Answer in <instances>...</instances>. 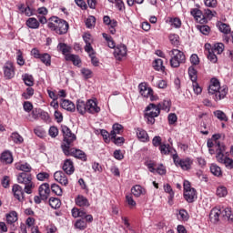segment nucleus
I'll return each instance as SVG.
<instances>
[{"instance_id":"b1692460","label":"nucleus","mask_w":233,"mask_h":233,"mask_svg":"<svg viewBox=\"0 0 233 233\" xmlns=\"http://www.w3.org/2000/svg\"><path fill=\"white\" fill-rule=\"evenodd\" d=\"M131 193L135 198H141V196H145V194H147V189L141 185H136L131 187Z\"/></svg>"},{"instance_id":"473e14b6","label":"nucleus","mask_w":233,"mask_h":233,"mask_svg":"<svg viewBox=\"0 0 233 233\" xmlns=\"http://www.w3.org/2000/svg\"><path fill=\"white\" fill-rule=\"evenodd\" d=\"M6 222L8 225H14L18 219L16 211H10L5 215Z\"/></svg>"},{"instance_id":"8fccbe9b","label":"nucleus","mask_w":233,"mask_h":233,"mask_svg":"<svg viewBox=\"0 0 233 233\" xmlns=\"http://www.w3.org/2000/svg\"><path fill=\"white\" fill-rule=\"evenodd\" d=\"M51 190L54 194H56V196H63V189L61 188V187H59V185L57 184H53L51 186Z\"/></svg>"},{"instance_id":"2f4dec72","label":"nucleus","mask_w":233,"mask_h":233,"mask_svg":"<svg viewBox=\"0 0 233 233\" xmlns=\"http://www.w3.org/2000/svg\"><path fill=\"white\" fill-rule=\"evenodd\" d=\"M61 106L68 112H76V105L70 100H63Z\"/></svg>"},{"instance_id":"6e6d98bb","label":"nucleus","mask_w":233,"mask_h":233,"mask_svg":"<svg viewBox=\"0 0 233 233\" xmlns=\"http://www.w3.org/2000/svg\"><path fill=\"white\" fill-rule=\"evenodd\" d=\"M48 134L50 137H57V136H59V129L57 128V127L55 126L50 127Z\"/></svg>"},{"instance_id":"13d9d810","label":"nucleus","mask_w":233,"mask_h":233,"mask_svg":"<svg viewBox=\"0 0 233 233\" xmlns=\"http://www.w3.org/2000/svg\"><path fill=\"white\" fill-rule=\"evenodd\" d=\"M126 201L129 206V208H134V207H136L137 205V203L134 201V198L132 197V195H127Z\"/></svg>"},{"instance_id":"c85d7f7f","label":"nucleus","mask_w":233,"mask_h":233,"mask_svg":"<svg viewBox=\"0 0 233 233\" xmlns=\"http://www.w3.org/2000/svg\"><path fill=\"white\" fill-rule=\"evenodd\" d=\"M222 218H225V219H228V221H233V212L232 208H220Z\"/></svg>"},{"instance_id":"e2e57ef3","label":"nucleus","mask_w":233,"mask_h":233,"mask_svg":"<svg viewBox=\"0 0 233 233\" xmlns=\"http://www.w3.org/2000/svg\"><path fill=\"white\" fill-rule=\"evenodd\" d=\"M192 86H193V91L195 94H197V96H199V94L203 92V89L201 88V86H199V84L198 83V81L193 82Z\"/></svg>"},{"instance_id":"7ed1b4c3","label":"nucleus","mask_w":233,"mask_h":233,"mask_svg":"<svg viewBox=\"0 0 233 233\" xmlns=\"http://www.w3.org/2000/svg\"><path fill=\"white\" fill-rule=\"evenodd\" d=\"M17 183H20V185H25L24 190L25 194H32V192H34V188H35L32 173H19L17 175Z\"/></svg>"},{"instance_id":"a18cd8bd","label":"nucleus","mask_w":233,"mask_h":233,"mask_svg":"<svg viewBox=\"0 0 233 233\" xmlns=\"http://www.w3.org/2000/svg\"><path fill=\"white\" fill-rule=\"evenodd\" d=\"M218 30L222 34H230V25L223 22L218 23Z\"/></svg>"},{"instance_id":"37998d69","label":"nucleus","mask_w":233,"mask_h":233,"mask_svg":"<svg viewBox=\"0 0 233 233\" xmlns=\"http://www.w3.org/2000/svg\"><path fill=\"white\" fill-rule=\"evenodd\" d=\"M215 54H223V51L225 50V45L223 43H217L214 45V48H211Z\"/></svg>"},{"instance_id":"bf43d9fd","label":"nucleus","mask_w":233,"mask_h":233,"mask_svg":"<svg viewBox=\"0 0 233 233\" xmlns=\"http://www.w3.org/2000/svg\"><path fill=\"white\" fill-rule=\"evenodd\" d=\"M204 5L208 8H216L218 6V0H204Z\"/></svg>"},{"instance_id":"6ab92c4d","label":"nucleus","mask_w":233,"mask_h":233,"mask_svg":"<svg viewBox=\"0 0 233 233\" xmlns=\"http://www.w3.org/2000/svg\"><path fill=\"white\" fill-rule=\"evenodd\" d=\"M184 198L187 203H194L195 199L198 198V192L196 191V188L184 191Z\"/></svg>"},{"instance_id":"cd10ccee","label":"nucleus","mask_w":233,"mask_h":233,"mask_svg":"<svg viewBox=\"0 0 233 233\" xmlns=\"http://www.w3.org/2000/svg\"><path fill=\"white\" fill-rule=\"evenodd\" d=\"M16 170H21V174H30L32 172V166L28 163H18L15 165Z\"/></svg>"},{"instance_id":"69168bd1","label":"nucleus","mask_w":233,"mask_h":233,"mask_svg":"<svg viewBox=\"0 0 233 233\" xmlns=\"http://www.w3.org/2000/svg\"><path fill=\"white\" fill-rule=\"evenodd\" d=\"M96 25V17L95 16H89L86 21V28H92Z\"/></svg>"},{"instance_id":"a878e982","label":"nucleus","mask_w":233,"mask_h":233,"mask_svg":"<svg viewBox=\"0 0 233 233\" xmlns=\"http://www.w3.org/2000/svg\"><path fill=\"white\" fill-rule=\"evenodd\" d=\"M25 25L31 30H37L41 26V24H39V21L35 17H30L25 21Z\"/></svg>"},{"instance_id":"72a5a7b5","label":"nucleus","mask_w":233,"mask_h":233,"mask_svg":"<svg viewBox=\"0 0 233 233\" xmlns=\"http://www.w3.org/2000/svg\"><path fill=\"white\" fill-rule=\"evenodd\" d=\"M66 61H71L73 62V65L75 66H79V64L81 63V58L77 55H66Z\"/></svg>"},{"instance_id":"6e6552de","label":"nucleus","mask_w":233,"mask_h":233,"mask_svg":"<svg viewBox=\"0 0 233 233\" xmlns=\"http://www.w3.org/2000/svg\"><path fill=\"white\" fill-rule=\"evenodd\" d=\"M173 161L176 167H180L182 170H190V168H192V164L194 163L192 159L188 157L183 159L179 158L177 154L173 155Z\"/></svg>"},{"instance_id":"aec40b11","label":"nucleus","mask_w":233,"mask_h":233,"mask_svg":"<svg viewBox=\"0 0 233 233\" xmlns=\"http://www.w3.org/2000/svg\"><path fill=\"white\" fill-rule=\"evenodd\" d=\"M219 216H222L221 207L212 208L209 214L211 223H218L219 221Z\"/></svg>"},{"instance_id":"2eb2a0df","label":"nucleus","mask_w":233,"mask_h":233,"mask_svg":"<svg viewBox=\"0 0 233 233\" xmlns=\"http://www.w3.org/2000/svg\"><path fill=\"white\" fill-rule=\"evenodd\" d=\"M54 177L57 181V183H60V185H63L64 187H68V177H66V173L63 171H56L54 174Z\"/></svg>"},{"instance_id":"de8ad7c7","label":"nucleus","mask_w":233,"mask_h":233,"mask_svg":"<svg viewBox=\"0 0 233 233\" xmlns=\"http://www.w3.org/2000/svg\"><path fill=\"white\" fill-rule=\"evenodd\" d=\"M75 227H76V228H78L79 230H85V228H86V227H87V224L84 218H81V219L76 220V222L75 223Z\"/></svg>"},{"instance_id":"20e7f679","label":"nucleus","mask_w":233,"mask_h":233,"mask_svg":"<svg viewBox=\"0 0 233 233\" xmlns=\"http://www.w3.org/2000/svg\"><path fill=\"white\" fill-rule=\"evenodd\" d=\"M161 111L159 110V106L156 104H149L146 109L144 117L147 123V125H154L156 123V117H159Z\"/></svg>"},{"instance_id":"f257e3e1","label":"nucleus","mask_w":233,"mask_h":233,"mask_svg":"<svg viewBox=\"0 0 233 233\" xmlns=\"http://www.w3.org/2000/svg\"><path fill=\"white\" fill-rule=\"evenodd\" d=\"M208 94L213 96L215 101H221V99H225L227 94H228V87L227 86L221 87L219 80H218V78H212L211 84L208 86Z\"/></svg>"},{"instance_id":"4be33fe9","label":"nucleus","mask_w":233,"mask_h":233,"mask_svg":"<svg viewBox=\"0 0 233 233\" xmlns=\"http://www.w3.org/2000/svg\"><path fill=\"white\" fill-rule=\"evenodd\" d=\"M190 14L191 15H193V17H195L196 21H198V23H200L201 25H203V23L207 21L205 19V15H203V12L198 8L191 9Z\"/></svg>"},{"instance_id":"c03bdc74","label":"nucleus","mask_w":233,"mask_h":233,"mask_svg":"<svg viewBox=\"0 0 233 233\" xmlns=\"http://www.w3.org/2000/svg\"><path fill=\"white\" fill-rule=\"evenodd\" d=\"M160 153L164 156H168L172 148L170 147V144H162L159 147Z\"/></svg>"},{"instance_id":"e433bc0d","label":"nucleus","mask_w":233,"mask_h":233,"mask_svg":"<svg viewBox=\"0 0 233 233\" xmlns=\"http://www.w3.org/2000/svg\"><path fill=\"white\" fill-rule=\"evenodd\" d=\"M49 205H50L51 208L57 210V208H61V199H59L58 198L51 197L49 198Z\"/></svg>"},{"instance_id":"423d86ee","label":"nucleus","mask_w":233,"mask_h":233,"mask_svg":"<svg viewBox=\"0 0 233 233\" xmlns=\"http://www.w3.org/2000/svg\"><path fill=\"white\" fill-rule=\"evenodd\" d=\"M73 145H62L61 148L64 152L65 156H72L73 157H76V159H81V161H86V154L81 149H77L76 147H72Z\"/></svg>"},{"instance_id":"338daca9","label":"nucleus","mask_w":233,"mask_h":233,"mask_svg":"<svg viewBox=\"0 0 233 233\" xmlns=\"http://www.w3.org/2000/svg\"><path fill=\"white\" fill-rule=\"evenodd\" d=\"M169 125H175L177 123V116L174 113H170L167 116Z\"/></svg>"},{"instance_id":"052dcab7","label":"nucleus","mask_w":233,"mask_h":233,"mask_svg":"<svg viewBox=\"0 0 233 233\" xmlns=\"http://www.w3.org/2000/svg\"><path fill=\"white\" fill-rule=\"evenodd\" d=\"M81 74L84 76L85 79H90L92 77V70L88 68H82Z\"/></svg>"},{"instance_id":"680f3d73","label":"nucleus","mask_w":233,"mask_h":233,"mask_svg":"<svg viewBox=\"0 0 233 233\" xmlns=\"http://www.w3.org/2000/svg\"><path fill=\"white\" fill-rule=\"evenodd\" d=\"M48 177H50V174L46 172H40L36 175V179H38V181H46Z\"/></svg>"},{"instance_id":"c9c22d12","label":"nucleus","mask_w":233,"mask_h":233,"mask_svg":"<svg viewBox=\"0 0 233 233\" xmlns=\"http://www.w3.org/2000/svg\"><path fill=\"white\" fill-rule=\"evenodd\" d=\"M153 68L157 72H165V66H163V60L157 58L153 62Z\"/></svg>"},{"instance_id":"f3484780","label":"nucleus","mask_w":233,"mask_h":233,"mask_svg":"<svg viewBox=\"0 0 233 233\" xmlns=\"http://www.w3.org/2000/svg\"><path fill=\"white\" fill-rule=\"evenodd\" d=\"M135 130L137 139H139V141H141L142 143H147V141H150V137H148V133H147L145 129L137 127Z\"/></svg>"},{"instance_id":"79ce46f5","label":"nucleus","mask_w":233,"mask_h":233,"mask_svg":"<svg viewBox=\"0 0 233 233\" xmlns=\"http://www.w3.org/2000/svg\"><path fill=\"white\" fill-rule=\"evenodd\" d=\"M22 77L26 86H34V76L32 75L25 74Z\"/></svg>"},{"instance_id":"412c9836","label":"nucleus","mask_w":233,"mask_h":233,"mask_svg":"<svg viewBox=\"0 0 233 233\" xmlns=\"http://www.w3.org/2000/svg\"><path fill=\"white\" fill-rule=\"evenodd\" d=\"M75 203L77 207H82L86 208H88V207H90V201H88V198H86V197L83 195H78L75 198Z\"/></svg>"},{"instance_id":"dca6fc26","label":"nucleus","mask_w":233,"mask_h":233,"mask_svg":"<svg viewBox=\"0 0 233 233\" xmlns=\"http://www.w3.org/2000/svg\"><path fill=\"white\" fill-rule=\"evenodd\" d=\"M114 56L116 59H117L118 61H121L123 57L127 56V46L120 45L115 47Z\"/></svg>"},{"instance_id":"f704fd0d","label":"nucleus","mask_w":233,"mask_h":233,"mask_svg":"<svg viewBox=\"0 0 233 233\" xmlns=\"http://www.w3.org/2000/svg\"><path fill=\"white\" fill-rule=\"evenodd\" d=\"M159 110H165V112H170V106H172V102L170 100H164L162 103L157 105Z\"/></svg>"},{"instance_id":"4d7b16f0","label":"nucleus","mask_w":233,"mask_h":233,"mask_svg":"<svg viewBox=\"0 0 233 233\" xmlns=\"http://www.w3.org/2000/svg\"><path fill=\"white\" fill-rule=\"evenodd\" d=\"M34 133L37 137H45L46 136V132L42 127H38L34 129Z\"/></svg>"},{"instance_id":"774afa93","label":"nucleus","mask_w":233,"mask_h":233,"mask_svg":"<svg viewBox=\"0 0 233 233\" xmlns=\"http://www.w3.org/2000/svg\"><path fill=\"white\" fill-rule=\"evenodd\" d=\"M24 110L25 112H32L34 110V105L31 104V102H24Z\"/></svg>"},{"instance_id":"393cba45","label":"nucleus","mask_w":233,"mask_h":233,"mask_svg":"<svg viewBox=\"0 0 233 233\" xmlns=\"http://www.w3.org/2000/svg\"><path fill=\"white\" fill-rule=\"evenodd\" d=\"M164 191L167 194H169L168 197H167L168 205H171V206L174 205L175 193H174V189H172V186H170V184L164 185Z\"/></svg>"},{"instance_id":"a19ab883","label":"nucleus","mask_w":233,"mask_h":233,"mask_svg":"<svg viewBox=\"0 0 233 233\" xmlns=\"http://www.w3.org/2000/svg\"><path fill=\"white\" fill-rule=\"evenodd\" d=\"M188 76L192 83L198 81V70L192 66L188 67Z\"/></svg>"},{"instance_id":"09e8293b","label":"nucleus","mask_w":233,"mask_h":233,"mask_svg":"<svg viewBox=\"0 0 233 233\" xmlns=\"http://www.w3.org/2000/svg\"><path fill=\"white\" fill-rule=\"evenodd\" d=\"M227 194H228V191L225 186H219L217 188V196H218V198H225Z\"/></svg>"},{"instance_id":"3c124183","label":"nucleus","mask_w":233,"mask_h":233,"mask_svg":"<svg viewBox=\"0 0 233 233\" xmlns=\"http://www.w3.org/2000/svg\"><path fill=\"white\" fill-rule=\"evenodd\" d=\"M169 41L171 45H174V46H177V45H179V35L176 34H170Z\"/></svg>"},{"instance_id":"58836bf2","label":"nucleus","mask_w":233,"mask_h":233,"mask_svg":"<svg viewBox=\"0 0 233 233\" xmlns=\"http://www.w3.org/2000/svg\"><path fill=\"white\" fill-rule=\"evenodd\" d=\"M210 172L213 174V176H216L217 177H219L223 176V172L221 171V167L216 164H211L210 166Z\"/></svg>"},{"instance_id":"f03ea898","label":"nucleus","mask_w":233,"mask_h":233,"mask_svg":"<svg viewBox=\"0 0 233 233\" xmlns=\"http://www.w3.org/2000/svg\"><path fill=\"white\" fill-rule=\"evenodd\" d=\"M48 28L58 34V35H65L68 32L70 25L66 20H63L57 16H52L50 22L47 24Z\"/></svg>"},{"instance_id":"9d476101","label":"nucleus","mask_w":233,"mask_h":233,"mask_svg":"<svg viewBox=\"0 0 233 233\" xmlns=\"http://www.w3.org/2000/svg\"><path fill=\"white\" fill-rule=\"evenodd\" d=\"M3 70L5 79H12L15 76V67L12 62H6L3 67Z\"/></svg>"},{"instance_id":"39448f33","label":"nucleus","mask_w":233,"mask_h":233,"mask_svg":"<svg viewBox=\"0 0 233 233\" xmlns=\"http://www.w3.org/2000/svg\"><path fill=\"white\" fill-rule=\"evenodd\" d=\"M170 56V66L172 68H179L181 65L187 61V56H185V53L183 51L178 50V49H172L169 53Z\"/></svg>"},{"instance_id":"5fc2aeb1","label":"nucleus","mask_w":233,"mask_h":233,"mask_svg":"<svg viewBox=\"0 0 233 233\" xmlns=\"http://www.w3.org/2000/svg\"><path fill=\"white\" fill-rule=\"evenodd\" d=\"M169 22L174 28H181V19L178 17L169 18Z\"/></svg>"},{"instance_id":"a211bd4d","label":"nucleus","mask_w":233,"mask_h":233,"mask_svg":"<svg viewBox=\"0 0 233 233\" xmlns=\"http://www.w3.org/2000/svg\"><path fill=\"white\" fill-rule=\"evenodd\" d=\"M205 48V53L208 61H210V63H218V56H216L215 51L211 49L210 44L206 45Z\"/></svg>"},{"instance_id":"ddd939ff","label":"nucleus","mask_w":233,"mask_h":233,"mask_svg":"<svg viewBox=\"0 0 233 233\" xmlns=\"http://www.w3.org/2000/svg\"><path fill=\"white\" fill-rule=\"evenodd\" d=\"M12 192L14 194V198L18 201H23L25 199V189L19 184H14L12 187Z\"/></svg>"},{"instance_id":"4c0bfd02","label":"nucleus","mask_w":233,"mask_h":233,"mask_svg":"<svg viewBox=\"0 0 233 233\" xmlns=\"http://www.w3.org/2000/svg\"><path fill=\"white\" fill-rule=\"evenodd\" d=\"M38 59H40L46 66H50L52 65V56H50L48 53L42 54Z\"/></svg>"},{"instance_id":"5701e85b","label":"nucleus","mask_w":233,"mask_h":233,"mask_svg":"<svg viewBox=\"0 0 233 233\" xmlns=\"http://www.w3.org/2000/svg\"><path fill=\"white\" fill-rule=\"evenodd\" d=\"M1 163H5V165H11L14 163V157L12 156V152L9 150L4 151L0 156Z\"/></svg>"},{"instance_id":"864d4df0","label":"nucleus","mask_w":233,"mask_h":233,"mask_svg":"<svg viewBox=\"0 0 233 233\" xmlns=\"http://www.w3.org/2000/svg\"><path fill=\"white\" fill-rule=\"evenodd\" d=\"M32 96H34V88L31 86L27 87L25 92L22 94V97H24V99H30Z\"/></svg>"},{"instance_id":"7c9ffc66","label":"nucleus","mask_w":233,"mask_h":233,"mask_svg":"<svg viewBox=\"0 0 233 233\" xmlns=\"http://www.w3.org/2000/svg\"><path fill=\"white\" fill-rule=\"evenodd\" d=\"M76 110L81 114V116H85L86 114V102L85 100L78 99L76 101Z\"/></svg>"},{"instance_id":"bb28decb","label":"nucleus","mask_w":233,"mask_h":233,"mask_svg":"<svg viewBox=\"0 0 233 233\" xmlns=\"http://www.w3.org/2000/svg\"><path fill=\"white\" fill-rule=\"evenodd\" d=\"M57 50L58 52H61L63 54V56H72V54H70L72 47H70L68 45L65 44V43H59L57 46Z\"/></svg>"},{"instance_id":"f8f14e48","label":"nucleus","mask_w":233,"mask_h":233,"mask_svg":"<svg viewBox=\"0 0 233 233\" xmlns=\"http://www.w3.org/2000/svg\"><path fill=\"white\" fill-rule=\"evenodd\" d=\"M86 112L87 114H99L101 112V107L97 106V102L93 99H89L86 101Z\"/></svg>"},{"instance_id":"ea45409f","label":"nucleus","mask_w":233,"mask_h":233,"mask_svg":"<svg viewBox=\"0 0 233 233\" xmlns=\"http://www.w3.org/2000/svg\"><path fill=\"white\" fill-rule=\"evenodd\" d=\"M141 96H143V97H149L150 101H157V96H154V90L151 87L144 91V94H141Z\"/></svg>"},{"instance_id":"603ef678","label":"nucleus","mask_w":233,"mask_h":233,"mask_svg":"<svg viewBox=\"0 0 233 233\" xmlns=\"http://www.w3.org/2000/svg\"><path fill=\"white\" fill-rule=\"evenodd\" d=\"M216 117H218V119H219L220 121H228V118H227V115L225 114V112L221 111V110H217L214 112Z\"/></svg>"},{"instance_id":"1a4fd4ad","label":"nucleus","mask_w":233,"mask_h":233,"mask_svg":"<svg viewBox=\"0 0 233 233\" xmlns=\"http://www.w3.org/2000/svg\"><path fill=\"white\" fill-rule=\"evenodd\" d=\"M61 128L64 136V143L62 145H72L76 141V135L66 126H62Z\"/></svg>"},{"instance_id":"0eeeda50","label":"nucleus","mask_w":233,"mask_h":233,"mask_svg":"<svg viewBox=\"0 0 233 233\" xmlns=\"http://www.w3.org/2000/svg\"><path fill=\"white\" fill-rule=\"evenodd\" d=\"M227 154V147L225 146H218V149H217V161L218 163H222L225 165L227 168L232 170L233 168V159L225 156Z\"/></svg>"},{"instance_id":"c756f323","label":"nucleus","mask_w":233,"mask_h":233,"mask_svg":"<svg viewBox=\"0 0 233 233\" xmlns=\"http://www.w3.org/2000/svg\"><path fill=\"white\" fill-rule=\"evenodd\" d=\"M117 134H123V126L116 123L113 125V130L110 132L111 139H116Z\"/></svg>"},{"instance_id":"9b49d317","label":"nucleus","mask_w":233,"mask_h":233,"mask_svg":"<svg viewBox=\"0 0 233 233\" xmlns=\"http://www.w3.org/2000/svg\"><path fill=\"white\" fill-rule=\"evenodd\" d=\"M38 194L42 199V201H46L48 198H50V184L44 183L38 187Z\"/></svg>"},{"instance_id":"0e129e2a","label":"nucleus","mask_w":233,"mask_h":233,"mask_svg":"<svg viewBox=\"0 0 233 233\" xmlns=\"http://www.w3.org/2000/svg\"><path fill=\"white\" fill-rule=\"evenodd\" d=\"M82 37L86 45H92L94 40L92 39V35H90V33H85Z\"/></svg>"},{"instance_id":"4468645a","label":"nucleus","mask_w":233,"mask_h":233,"mask_svg":"<svg viewBox=\"0 0 233 233\" xmlns=\"http://www.w3.org/2000/svg\"><path fill=\"white\" fill-rule=\"evenodd\" d=\"M62 168H63L64 172L66 174H67V176H72V174H74V172H76V167H74V161H72V159H70V158H66L64 161Z\"/></svg>"},{"instance_id":"49530a36","label":"nucleus","mask_w":233,"mask_h":233,"mask_svg":"<svg viewBox=\"0 0 233 233\" xmlns=\"http://www.w3.org/2000/svg\"><path fill=\"white\" fill-rule=\"evenodd\" d=\"M11 138L16 145H21V143L25 141V139L21 135H19V133H12Z\"/></svg>"}]
</instances>
